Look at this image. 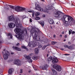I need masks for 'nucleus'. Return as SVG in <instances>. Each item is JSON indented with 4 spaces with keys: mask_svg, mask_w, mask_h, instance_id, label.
<instances>
[{
    "mask_svg": "<svg viewBox=\"0 0 75 75\" xmlns=\"http://www.w3.org/2000/svg\"><path fill=\"white\" fill-rule=\"evenodd\" d=\"M63 20H64L66 21V23L68 25H73L75 23V21L72 17H68L67 15H64L63 16Z\"/></svg>",
    "mask_w": 75,
    "mask_h": 75,
    "instance_id": "obj_1",
    "label": "nucleus"
},
{
    "mask_svg": "<svg viewBox=\"0 0 75 75\" xmlns=\"http://www.w3.org/2000/svg\"><path fill=\"white\" fill-rule=\"evenodd\" d=\"M52 8H52V7H50V6H48L46 7V9L44 8L43 9L38 4L35 5V9L36 10H37L40 11H43L44 12H47V10H51V9H52Z\"/></svg>",
    "mask_w": 75,
    "mask_h": 75,
    "instance_id": "obj_2",
    "label": "nucleus"
},
{
    "mask_svg": "<svg viewBox=\"0 0 75 75\" xmlns=\"http://www.w3.org/2000/svg\"><path fill=\"white\" fill-rule=\"evenodd\" d=\"M21 29L18 28H17L14 30V31L15 33H16V34L18 35V39L23 40L24 38V37L22 35V33L21 32Z\"/></svg>",
    "mask_w": 75,
    "mask_h": 75,
    "instance_id": "obj_3",
    "label": "nucleus"
},
{
    "mask_svg": "<svg viewBox=\"0 0 75 75\" xmlns=\"http://www.w3.org/2000/svg\"><path fill=\"white\" fill-rule=\"evenodd\" d=\"M34 33H35V36H33V35H32L33 36V38L36 40V41H39L40 40V38L39 36H37V34H38L37 31V30L35 29H33V34Z\"/></svg>",
    "mask_w": 75,
    "mask_h": 75,
    "instance_id": "obj_4",
    "label": "nucleus"
},
{
    "mask_svg": "<svg viewBox=\"0 0 75 75\" xmlns=\"http://www.w3.org/2000/svg\"><path fill=\"white\" fill-rule=\"evenodd\" d=\"M15 10L17 12H21L25 10V8L21 7L20 6H17L15 7Z\"/></svg>",
    "mask_w": 75,
    "mask_h": 75,
    "instance_id": "obj_5",
    "label": "nucleus"
},
{
    "mask_svg": "<svg viewBox=\"0 0 75 75\" xmlns=\"http://www.w3.org/2000/svg\"><path fill=\"white\" fill-rule=\"evenodd\" d=\"M13 64L18 66H21L22 65L21 61L17 59H15L14 60Z\"/></svg>",
    "mask_w": 75,
    "mask_h": 75,
    "instance_id": "obj_6",
    "label": "nucleus"
},
{
    "mask_svg": "<svg viewBox=\"0 0 75 75\" xmlns=\"http://www.w3.org/2000/svg\"><path fill=\"white\" fill-rule=\"evenodd\" d=\"M53 67L54 68L56 69L57 71L59 72L62 70V68H61V66L55 64L53 66Z\"/></svg>",
    "mask_w": 75,
    "mask_h": 75,
    "instance_id": "obj_7",
    "label": "nucleus"
},
{
    "mask_svg": "<svg viewBox=\"0 0 75 75\" xmlns=\"http://www.w3.org/2000/svg\"><path fill=\"white\" fill-rule=\"evenodd\" d=\"M62 13H61L59 12L55 11L54 12V16L56 17L59 18L61 17V14Z\"/></svg>",
    "mask_w": 75,
    "mask_h": 75,
    "instance_id": "obj_8",
    "label": "nucleus"
},
{
    "mask_svg": "<svg viewBox=\"0 0 75 75\" xmlns=\"http://www.w3.org/2000/svg\"><path fill=\"white\" fill-rule=\"evenodd\" d=\"M8 55H9V52L6 50L5 52V53L3 54V57L4 59H7L8 58Z\"/></svg>",
    "mask_w": 75,
    "mask_h": 75,
    "instance_id": "obj_9",
    "label": "nucleus"
},
{
    "mask_svg": "<svg viewBox=\"0 0 75 75\" xmlns=\"http://www.w3.org/2000/svg\"><path fill=\"white\" fill-rule=\"evenodd\" d=\"M28 45L31 48H33L36 46V43L34 42H30L28 44Z\"/></svg>",
    "mask_w": 75,
    "mask_h": 75,
    "instance_id": "obj_10",
    "label": "nucleus"
},
{
    "mask_svg": "<svg viewBox=\"0 0 75 75\" xmlns=\"http://www.w3.org/2000/svg\"><path fill=\"white\" fill-rule=\"evenodd\" d=\"M24 57L27 58L28 59V61L29 62H33V60L31 59V57H30L29 56H27V55L25 54L24 55Z\"/></svg>",
    "mask_w": 75,
    "mask_h": 75,
    "instance_id": "obj_11",
    "label": "nucleus"
},
{
    "mask_svg": "<svg viewBox=\"0 0 75 75\" xmlns=\"http://www.w3.org/2000/svg\"><path fill=\"white\" fill-rule=\"evenodd\" d=\"M58 60L57 58H54L53 59L52 62L53 64H56L58 62Z\"/></svg>",
    "mask_w": 75,
    "mask_h": 75,
    "instance_id": "obj_12",
    "label": "nucleus"
},
{
    "mask_svg": "<svg viewBox=\"0 0 75 75\" xmlns=\"http://www.w3.org/2000/svg\"><path fill=\"white\" fill-rule=\"evenodd\" d=\"M12 48L13 49L15 50H17V51H21V49L17 47L13 46Z\"/></svg>",
    "mask_w": 75,
    "mask_h": 75,
    "instance_id": "obj_13",
    "label": "nucleus"
},
{
    "mask_svg": "<svg viewBox=\"0 0 75 75\" xmlns=\"http://www.w3.org/2000/svg\"><path fill=\"white\" fill-rule=\"evenodd\" d=\"M9 27L10 28H13L15 27V24L13 23H10L9 24Z\"/></svg>",
    "mask_w": 75,
    "mask_h": 75,
    "instance_id": "obj_14",
    "label": "nucleus"
},
{
    "mask_svg": "<svg viewBox=\"0 0 75 75\" xmlns=\"http://www.w3.org/2000/svg\"><path fill=\"white\" fill-rule=\"evenodd\" d=\"M52 71L53 73V74L54 75H58V74H57V71H55L54 69H52Z\"/></svg>",
    "mask_w": 75,
    "mask_h": 75,
    "instance_id": "obj_15",
    "label": "nucleus"
},
{
    "mask_svg": "<svg viewBox=\"0 0 75 75\" xmlns=\"http://www.w3.org/2000/svg\"><path fill=\"white\" fill-rule=\"evenodd\" d=\"M13 71L14 69L12 68L10 69L9 70L8 73L9 74H12V72H13Z\"/></svg>",
    "mask_w": 75,
    "mask_h": 75,
    "instance_id": "obj_16",
    "label": "nucleus"
},
{
    "mask_svg": "<svg viewBox=\"0 0 75 75\" xmlns=\"http://www.w3.org/2000/svg\"><path fill=\"white\" fill-rule=\"evenodd\" d=\"M49 22L50 24H54V21L51 19H50L49 20Z\"/></svg>",
    "mask_w": 75,
    "mask_h": 75,
    "instance_id": "obj_17",
    "label": "nucleus"
},
{
    "mask_svg": "<svg viewBox=\"0 0 75 75\" xmlns=\"http://www.w3.org/2000/svg\"><path fill=\"white\" fill-rule=\"evenodd\" d=\"M14 19V17L13 16H9L8 17V20L9 21H13Z\"/></svg>",
    "mask_w": 75,
    "mask_h": 75,
    "instance_id": "obj_18",
    "label": "nucleus"
},
{
    "mask_svg": "<svg viewBox=\"0 0 75 75\" xmlns=\"http://www.w3.org/2000/svg\"><path fill=\"white\" fill-rule=\"evenodd\" d=\"M39 57H38V56H33L32 57V58L34 60H37V59H39Z\"/></svg>",
    "mask_w": 75,
    "mask_h": 75,
    "instance_id": "obj_19",
    "label": "nucleus"
},
{
    "mask_svg": "<svg viewBox=\"0 0 75 75\" xmlns=\"http://www.w3.org/2000/svg\"><path fill=\"white\" fill-rule=\"evenodd\" d=\"M39 23L41 24V25L42 26V27H44V22L43 21H42L40 22H39Z\"/></svg>",
    "mask_w": 75,
    "mask_h": 75,
    "instance_id": "obj_20",
    "label": "nucleus"
},
{
    "mask_svg": "<svg viewBox=\"0 0 75 75\" xmlns=\"http://www.w3.org/2000/svg\"><path fill=\"white\" fill-rule=\"evenodd\" d=\"M48 67V65H45L42 67V69H47V68Z\"/></svg>",
    "mask_w": 75,
    "mask_h": 75,
    "instance_id": "obj_21",
    "label": "nucleus"
},
{
    "mask_svg": "<svg viewBox=\"0 0 75 75\" xmlns=\"http://www.w3.org/2000/svg\"><path fill=\"white\" fill-rule=\"evenodd\" d=\"M39 51V50H38V48L35 49V52L36 54H38V53Z\"/></svg>",
    "mask_w": 75,
    "mask_h": 75,
    "instance_id": "obj_22",
    "label": "nucleus"
},
{
    "mask_svg": "<svg viewBox=\"0 0 75 75\" xmlns=\"http://www.w3.org/2000/svg\"><path fill=\"white\" fill-rule=\"evenodd\" d=\"M52 60V57L50 56L48 59V61H51Z\"/></svg>",
    "mask_w": 75,
    "mask_h": 75,
    "instance_id": "obj_23",
    "label": "nucleus"
},
{
    "mask_svg": "<svg viewBox=\"0 0 75 75\" xmlns=\"http://www.w3.org/2000/svg\"><path fill=\"white\" fill-rule=\"evenodd\" d=\"M21 47L22 48H24V49H25L27 50V51H28V48H27L26 47H25V46H22Z\"/></svg>",
    "mask_w": 75,
    "mask_h": 75,
    "instance_id": "obj_24",
    "label": "nucleus"
},
{
    "mask_svg": "<svg viewBox=\"0 0 75 75\" xmlns=\"http://www.w3.org/2000/svg\"><path fill=\"white\" fill-rule=\"evenodd\" d=\"M68 49H69V50H73L74 49V47L72 46H68Z\"/></svg>",
    "mask_w": 75,
    "mask_h": 75,
    "instance_id": "obj_25",
    "label": "nucleus"
},
{
    "mask_svg": "<svg viewBox=\"0 0 75 75\" xmlns=\"http://www.w3.org/2000/svg\"><path fill=\"white\" fill-rule=\"evenodd\" d=\"M8 6H9V7H10V8H12V9H13V10L14 9V6L10 5H8Z\"/></svg>",
    "mask_w": 75,
    "mask_h": 75,
    "instance_id": "obj_26",
    "label": "nucleus"
},
{
    "mask_svg": "<svg viewBox=\"0 0 75 75\" xmlns=\"http://www.w3.org/2000/svg\"><path fill=\"white\" fill-rule=\"evenodd\" d=\"M52 44V45H54L55 44H56V43H57V42H55V41H52L51 42Z\"/></svg>",
    "mask_w": 75,
    "mask_h": 75,
    "instance_id": "obj_27",
    "label": "nucleus"
},
{
    "mask_svg": "<svg viewBox=\"0 0 75 75\" xmlns=\"http://www.w3.org/2000/svg\"><path fill=\"white\" fill-rule=\"evenodd\" d=\"M8 36H10L11 37V38H13V36H12V35H11V33H8Z\"/></svg>",
    "mask_w": 75,
    "mask_h": 75,
    "instance_id": "obj_28",
    "label": "nucleus"
},
{
    "mask_svg": "<svg viewBox=\"0 0 75 75\" xmlns=\"http://www.w3.org/2000/svg\"><path fill=\"white\" fill-rule=\"evenodd\" d=\"M40 18L39 17H36L35 18V19L36 20H40Z\"/></svg>",
    "mask_w": 75,
    "mask_h": 75,
    "instance_id": "obj_29",
    "label": "nucleus"
},
{
    "mask_svg": "<svg viewBox=\"0 0 75 75\" xmlns=\"http://www.w3.org/2000/svg\"><path fill=\"white\" fill-rule=\"evenodd\" d=\"M40 13L39 12H37L35 14V16H39Z\"/></svg>",
    "mask_w": 75,
    "mask_h": 75,
    "instance_id": "obj_30",
    "label": "nucleus"
},
{
    "mask_svg": "<svg viewBox=\"0 0 75 75\" xmlns=\"http://www.w3.org/2000/svg\"><path fill=\"white\" fill-rule=\"evenodd\" d=\"M64 47L65 48H68L69 46L66 45H64Z\"/></svg>",
    "mask_w": 75,
    "mask_h": 75,
    "instance_id": "obj_31",
    "label": "nucleus"
},
{
    "mask_svg": "<svg viewBox=\"0 0 75 75\" xmlns=\"http://www.w3.org/2000/svg\"><path fill=\"white\" fill-rule=\"evenodd\" d=\"M33 55H34V54H33V53L30 54L29 55V57H32V56H33Z\"/></svg>",
    "mask_w": 75,
    "mask_h": 75,
    "instance_id": "obj_32",
    "label": "nucleus"
},
{
    "mask_svg": "<svg viewBox=\"0 0 75 75\" xmlns=\"http://www.w3.org/2000/svg\"><path fill=\"white\" fill-rule=\"evenodd\" d=\"M48 45H46V46H44L42 48V50H45V49L46 48V47H47Z\"/></svg>",
    "mask_w": 75,
    "mask_h": 75,
    "instance_id": "obj_33",
    "label": "nucleus"
},
{
    "mask_svg": "<svg viewBox=\"0 0 75 75\" xmlns=\"http://www.w3.org/2000/svg\"><path fill=\"white\" fill-rule=\"evenodd\" d=\"M72 30H69V35H70V34H71V32H72Z\"/></svg>",
    "mask_w": 75,
    "mask_h": 75,
    "instance_id": "obj_34",
    "label": "nucleus"
},
{
    "mask_svg": "<svg viewBox=\"0 0 75 75\" xmlns=\"http://www.w3.org/2000/svg\"><path fill=\"white\" fill-rule=\"evenodd\" d=\"M33 14H32V17H34V15H35V13L34 12H33Z\"/></svg>",
    "mask_w": 75,
    "mask_h": 75,
    "instance_id": "obj_35",
    "label": "nucleus"
},
{
    "mask_svg": "<svg viewBox=\"0 0 75 75\" xmlns=\"http://www.w3.org/2000/svg\"><path fill=\"white\" fill-rule=\"evenodd\" d=\"M16 46H19L20 45V43H18L16 45Z\"/></svg>",
    "mask_w": 75,
    "mask_h": 75,
    "instance_id": "obj_36",
    "label": "nucleus"
},
{
    "mask_svg": "<svg viewBox=\"0 0 75 75\" xmlns=\"http://www.w3.org/2000/svg\"><path fill=\"white\" fill-rule=\"evenodd\" d=\"M75 31H73L71 32L72 34H75Z\"/></svg>",
    "mask_w": 75,
    "mask_h": 75,
    "instance_id": "obj_37",
    "label": "nucleus"
},
{
    "mask_svg": "<svg viewBox=\"0 0 75 75\" xmlns=\"http://www.w3.org/2000/svg\"><path fill=\"white\" fill-rule=\"evenodd\" d=\"M39 48H41V47H42V46H41V45H39Z\"/></svg>",
    "mask_w": 75,
    "mask_h": 75,
    "instance_id": "obj_38",
    "label": "nucleus"
},
{
    "mask_svg": "<svg viewBox=\"0 0 75 75\" xmlns=\"http://www.w3.org/2000/svg\"><path fill=\"white\" fill-rule=\"evenodd\" d=\"M20 21V20L19 19H17L16 20V22L18 23V22L19 21Z\"/></svg>",
    "mask_w": 75,
    "mask_h": 75,
    "instance_id": "obj_39",
    "label": "nucleus"
},
{
    "mask_svg": "<svg viewBox=\"0 0 75 75\" xmlns=\"http://www.w3.org/2000/svg\"><path fill=\"white\" fill-rule=\"evenodd\" d=\"M20 72L21 73H23V69H21L20 70Z\"/></svg>",
    "mask_w": 75,
    "mask_h": 75,
    "instance_id": "obj_40",
    "label": "nucleus"
},
{
    "mask_svg": "<svg viewBox=\"0 0 75 75\" xmlns=\"http://www.w3.org/2000/svg\"><path fill=\"white\" fill-rule=\"evenodd\" d=\"M28 12H29V13H33V12L31 11H28Z\"/></svg>",
    "mask_w": 75,
    "mask_h": 75,
    "instance_id": "obj_41",
    "label": "nucleus"
},
{
    "mask_svg": "<svg viewBox=\"0 0 75 75\" xmlns=\"http://www.w3.org/2000/svg\"><path fill=\"white\" fill-rule=\"evenodd\" d=\"M30 22L31 23H32V19L31 18H30Z\"/></svg>",
    "mask_w": 75,
    "mask_h": 75,
    "instance_id": "obj_42",
    "label": "nucleus"
},
{
    "mask_svg": "<svg viewBox=\"0 0 75 75\" xmlns=\"http://www.w3.org/2000/svg\"><path fill=\"white\" fill-rule=\"evenodd\" d=\"M69 54H64V55H66V56H67V55H69Z\"/></svg>",
    "mask_w": 75,
    "mask_h": 75,
    "instance_id": "obj_43",
    "label": "nucleus"
},
{
    "mask_svg": "<svg viewBox=\"0 0 75 75\" xmlns=\"http://www.w3.org/2000/svg\"><path fill=\"white\" fill-rule=\"evenodd\" d=\"M9 5H7L6 4H5V5L7 7H8V6Z\"/></svg>",
    "mask_w": 75,
    "mask_h": 75,
    "instance_id": "obj_44",
    "label": "nucleus"
},
{
    "mask_svg": "<svg viewBox=\"0 0 75 75\" xmlns=\"http://www.w3.org/2000/svg\"><path fill=\"white\" fill-rule=\"evenodd\" d=\"M56 37V36L55 35H53V37L54 38H55V37Z\"/></svg>",
    "mask_w": 75,
    "mask_h": 75,
    "instance_id": "obj_45",
    "label": "nucleus"
},
{
    "mask_svg": "<svg viewBox=\"0 0 75 75\" xmlns=\"http://www.w3.org/2000/svg\"><path fill=\"white\" fill-rule=\"evenodd\" d=\"M62 34H64V32H62Z\"/></svg>",
    "mask_w": 75,
    "mask_h": 75,
    "instance_id": "obj_46",
    "label": "nucleus"
},
{
    "mask_svg": "<svg viewBox=\"0 0 75 75\" xmlns=\"http://www.w3.org/2000/svg\"><path fill=\"white\" fill-rule=\"evenodd\" d=\"M69 44H71V42H68Z\"/></svg>",
    "mask_w": 75,
    "mask_h": 75,
    "instance_id": "obj_47",
    "label": "nucleus"
},
{
    "mask_svg": "<svg viewBox=\"0 0 75 75\" xmlns=\"http://www.w3.org/2000/svg\"><path fill=\"white\" fill-rule=\"evenodd\" d=\"M45 17V15H43V17Z\"/></svg>",
    "mask_w": 75,
    "mask_h": 75,
    "instance_id": "obj_48",
    "label": "nucleus"
},
{
    "mask_svg": "<svg viewBox=\"0 0 75 75\" xmlns=\"http://www.w3.org/2000/svg\"><path fill=\"white\" fill-rule=\"evenodd\" d=\"M9 8H6V10H9Z\"/></svg>",
    "mask_w": 75,
    "mask_h": 75,
    "instance_id": "obj_49",
    "label": "nucleus"
},
{
    "mask_svg": "<svg viewBox=\"0 0 75 75\" xmlns=\"http://www.w3.org/2000/svg\"><path fill=\"white\" fill-rule=\"evenodd\" d=\"M67 35H65L64 36V38H67Z\"/></svg>",
    "mask_w": 75,
    "mask_h": 75,
    "instance_id": "obj_50",
    "label": "nucleus"
},
{
    "mask_svg": "<svg viewBox=\"0 0 75 75\" xmlns=\"http://www.w3.org/2000/svg\"><path fill=\"white\" fill-rule=\"evenodd\" d=\"M72 47H75V45H72Z\"/></svg>",
    "mask_w": 75,
    "mask_h": 75,
    "instance_id": "obj_51",
    "label": "nucleus"
},
{
    "mask_svg": "<svg viewBox=\"0 0 75 75\" xmlns=\"http://www.w3.org/2000/svg\"><path fill=\"white\" fill-rule=\"evenodd\" d=\"M61 50H62V51H63L64 50V49L61 48Z\"/></svg>",
    "mask_w": 75,
    "mask_h": 75,
    "instance_id": "obj_52",
    "label": "nucleus"
},
{
    "mask_svg": "<svg viewBox=\"0 0 75 75\" xmlns=\"http://www.w3.org/2000/svg\"><path fill=\"white\" fill-rule=\"evenodd\" d=\"M62 37V35H60V37Z\"/></svg>",
    "mask_w": 75,
    "mask_h": 75,
    "instance_id": "obj_53",
    "label": "nucleus"
},
{
    "mask_svg": "<svg viewBox=\"0 0 75 75\" xmlns=\"http://www.w3.org/2000/svg\"><path fill=\"white\" fill-rule=\"evenodd\" d=\"M28 72H29V73H30V72H31V71H28Z\"/></svg>",
    "mask_w": 75,
    "mask_h": 75,
    "instance_id": "obj_54",
    "label": "nucleus"
},
{
    "mask_svg": "<svg viewBox=\"0 0 75 75\" xmlns=\"http://www.w3.org/2000/svg\"><path fill=\"white\" fill-rule=\"evenodd\" d=\"M11 54L13 55V54H14V53H11Z\"/></svg>",
    "mask_w": 75,
    "mask_h": 75,
    "instance_id": "obj_55",
    "label": "nucleus"
},
{
    "mask_svg": "<svg viewBox=\"0 0 75 75\" xmlns=\"http://www.w3.org/2000/svg\"><path fill=\"white\" fill-rule=\"evenodd\" d=\"M42 1H44V0H41Z\"/></svg>",
    "mask_w": 75,
    "mask_h": 75,
    "instance_id": "obj_56",
    "label": "nucleus"
},
{
    "mask_svg": "<svg viewBox=\"0 0 75 75\" xmlns=\"http://www.w3.org/2000/svg\"><path fill=\"white\" fill-rule=\"evenodd\" d=\"M47 57H48V54H47Z\"/></svg>",
    "mask_w": 75,
    "mask_h": 75,
    "instance_id": "obj_57",
    "label": "nucleus"
},
{
    "mask_svg": "<svg viewBox=\"0 0 75 75\" xmlns=\"http://www.w3.org/2000/svg\"><path fill=\"white\" fill-rule=\"evenodd\" d=\"M66 41V40H64V41Z\"/></svg>",
    "mask_w": 75,
    "mask_h": 75,
    "instance_id": "obj_58",
    "label": "nucleus"
},
{
    "mask_svg": "<svg viewBox=\"0 0 75 75\" xmlns=\"http://www.w3.org/2000/svg\"><path fill=\"white\" fill-rule=\"evenodd\" d=\"M16 37L17 38L18 36H17V35H16Z\"/></svg>",
    "mask_w": 75,
    "mask_h": 75,
    "instance_id": "obj_59",
    "label": "nucleus"
},
{
    "mask_svg": "<svg viewBox=\"0 0 75 75\" xmlns=\"http://www.w3.org/2000/svg\"><path fill=\"white\" fill-rule=\"evenodd\" d=\"M58 24V22H57L56 23V24Z\"/></svg>",
    "mask_w": 75,
    "mask_h": 75,
    "instance_id": "obj_60",
    "label": "nucleus"
},
{
    "mask_svg": "<svg viewBox=\"0 0 75 75\" xmlns=\"http://www.w3.org/2000/svg\"><path fill=\"white\" fill-rule=\"evenodd\" d=\"M25 32H26V33H27V30H26V31H25Z\"/></svg>",
    "mask_w": 75,
    "mask_h": 75,
    "instance_id": "obj_61",
    "label": "nucleus"
},
{
    "mask_svg": "<svg viewBox=\"0 0 75 75\" xmlns=\"http://www.w3.org/2000/svg\"><path fill=\"white\" fill-rule=\"evenodd\" d=\"M71 6H73V4H71Z\"/></svg>",
    "mask_w": 75,
    "mask_h": 75,
    "instance_id": "obj_62",
    "label": "nucleus"
},
{
    "mask_svg": "<svg viewBox=\"0 0 75 75\" xmlns=\"http://www.w3.org/2000/svg\"><path fill=\"white\" fill-rule=\"evenodd\" d=\"M4 51H5V49H4Z\"/></svg>",
    "mask_w": 75,
    "mask_h": 75,
    "instance_id": "obj_63",
    "label": "nucleus"
},
{
    "mask_svg": "<svg viewBox=\"0 0 75 75\" xmlns=\"http://www.w3.org/2000/svg\"><path fill=\"white\" fill-rule=\"evenodd\" d=\"M1 42H0V43H1Z\"/></svg>",
    "mask_w": 75,
    "mask_h": 75,
    "instance_id": "obj_64",
    "label": "nucleus"
}]
</instances>
